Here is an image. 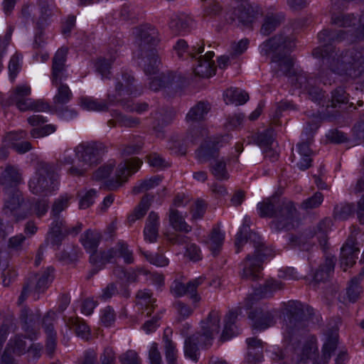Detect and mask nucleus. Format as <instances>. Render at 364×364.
Here are the masks:
<instances>
[{
	"instance_id": "f257e3e1",
	"label": "nucleus",
	"mask_w": 364,
	"mask_h": 364,
	"mask_svg": "<svg viewBox=\"0 0 364 364\" xmlns=\"http://www.w3.org/2000/svg\"><path fill=\"white\" fill-rule=\"evenodd\" d=\"M351 14H341L332 17V23L339 27L349 28L346 31L339 30L336 33L328 29H324L318 34V39L323 46L317 47L313 50L315 58H321L323 64L331 73L343 77L345 80L358 77L364 69V57L360 51L355 49L346 51H336L330 45L334 41H341L346 38L344 35L354 36L358 38L359 36L364 35V14L358 20Z\"/></svg>"
},
{
	"instance_id": "f03ea898",
	"label": "nucleus",
	"mask_w": 364,
	"mask_h": 364,
	"mask_svg": "<svg viewBox=\"0 0 364 364\" xmlns=\"http://www.w3.org/2000/svg\"><path fill=\"white\" fill-rule=\"evenodd\" d=\"M291 42L283 36H274L264 42L260 46L261 54L263 55H272V68L277 76H287L291 79V82L298 88H304L308 91L312 101L319 102L323 95L318 87H314V84L317 80L312 77H309L305 73L295 75L293 69V58L289 55L291 50Z\"/></svg>"
},
{
	"instance_id": "7ed1b4c3",
	"label": "nucleus",
	"mask_w": 364,
	"mask_h": 364,
	"mask_svg": "<svg viewBox=\"0 0 364 364\" xmlns=\"http://www.w3.org/2000/svg\"><path fill=\"white\" fill-rule=\"evenodd\" d=\"M134 54L141 59V65L146 74H154L160 63L155 47L160 41L157 28L149 23L139 25L132 30Z\"/></svg>"
},
{
	"instance_id": "20e7f679",
	"label": "nucleus",
	"mask_w": 364,
	"mask_h": 364,
	"mask_svg": "<svg viewBox=\"0 0 364 364\" xmlns=\"http://www.w3.org/2000/svg\"><path fill=\"white\" fill-rule=\"evenodd\" d=\"M257 208L260 217L274 218L270 223L273 230H289L298 223V211L291 200L272 196L259 203Z\"/></svg>"
},
{
	"instance_id": "39448f33",
	"label": "nucleus",
	"mask_w": 364,
	"mask_h": 364,
	"mask_svg": "<svg viewBox=\"0 0 364 364\" xmlns=\"http://www.w3.org/2000/svg\"><path fill=\"white\" fill-rule=\"evenodd\" d=\"M220 313L212 310L208 316L200 323V330L191 336L187 337L184 342L185 356L197 362L199 355V346L208 348L212 346L215 336L220 328Z\"/></svg>"
},
{
	"instance_id": "423d86ee",
	"label": "nucleus",
	"mask_w": 364,
	"mask_h": 364,
	"mask_svg": "<svg viewBox=\"0 0 364 364\" xmlns=\"http://www.w3.org/2000/svg\"><path fill=\"white\" fill-rule=\"evenodd\" d=\"M102 145L94 141L82 142L75 146L74 151L79 164L70 166L68 175L73 177L83 176L101 160Z\"/></svg>"
},
{
	"instance_id": "0eeeda50",
	"label": "nucleus",
	"mask_w": 364,
	"mask_h": 364,
	"mask_svg": "<svg viewBox=\"0 0 364 364\" xmlns=\"http://www.w3.org/2000/svg\"><path fill=\"white\" fill-rule=\"evenodd\" d=\"M58 176L52 165L40 162L28 181L29 190L35 195L52 194L58 187Z\"/></svg>"
},
{
	"instance_id": "6e6552de",
	"label": "nucleus",
	"mask_w": 364,
	"mask_h": 364,
	"mask_svg": "<svg viewBox=\"0 0 364 364\" xmlns=\"http://www.w3.org/2000/svg\"><path fill=\"white\" fill-rule=\"evenodd\" d=\"M285 311L287 316L286 328L284 333V341L291 342L295 328L304 327L306 321L311 318L314 309L304 305L298 301H289L287 303Z\"/></svg>"
},
{
	"instance_id": "1a4fd4ad",
	"label": "nucleus",
	"mask_w": 364,
	"mask_h": 364,
	"mask_svg": "<svg viewBox=\"0 0 364 364\" xmlns=\"http://www.w3.org/2000/svg\"><path fill=\"white\" fill-rule=\"evenodd\" d=\"M250 240L251 242H254L255 250L253 255H248L242 262L243 268L241 277L255 280L260 277L263 259L267 256L265 253L267 250L260 237L255 233L250 235Z\"/></svg>"
},
{
	"instance_id": "9d476101",
	"label": "nucleus",
	"mask_w": 364,
	"mask_h": 364,
	"mask_svg": "<svg viewBox=\"0 0 364 364\" xmlns=\"http://www.w3.org/2000/svg\"><path fill=\"white\" fill-rule=\"evenodd\" d=\"M53 279L54 269L52 267H48L31 276L18 297V304H22L26 300L29 293L33 294L35 299H38V295L46 291Z\"/></svg>"
},
{
	"instance_id": "9b49d317",
	"label": "nucleus",
	"mask_w": 364,
	"mask_h": 364,
	"mask_svg": "<svg viewBox=\"0 0 364 364\" xmlns=\"http://www.w3.org/2000/svg\"><path fill=\"white\" fill-rule=\"evenodd\" d=\"M31 95V87L28 85H21L11 91L6 105H16L17 108L25 112L27 110L43 111L48 105L39 101H33L28 96Z\"/></svg>"
},
{
	"instance_id": "f8f14e48",
	"label": "nucleus",
	"mask_w": 364,
	"mask_h": 364,
	"mask_svg": "<svg viewBox=\"0 0 364 364\" xmlns=\"http://www.w3.org/2000/svg\"><path fill=\"white\" fill-rule=\"evenodd\" d=\"M229 134L218 136L204 140L196 151V158L200 164L212 161L219 156L220 148L229 143Z\"/></svg>"
},
{
	"instance_id": "ddd939ff",
	"label": "nucleus",
	"mask_w": 364,
	"mask_h": 364,
	"mask_svg": "<svg viewBox=\"0 0 364 364\" xmlns=\"http://www.w3.org/2000/svg\"><path fill=\"white\" fill-rule=\"evenodd\" d=\"M114 94L116 102H122L124 97H136L141 93V89L134 84V77L132 73L122 71L114 79Z\"/></svg>"
},
{
	"instance_id": "4468645a",
	"label": "nucleus",
	"mask_w": 364,
	"mask_h": 364,
	"mask_svg": "<svg viewBox=\"0 0 364 364\" xmlns=\"http://www.w3.org/2000/svg\"><path fill=\"white\" fill-rule=\"evenodd\" d=\"M8 196L5 198L4 212L7 215L14 216L16 221L23 220L28 215L29 211H26L27 205L23 202L21 193L16 188L6 191Z\"/></svg>"
},
{
	"instance_id": "2eb2a0df",
	"label": "nucleus",
	"mask_w": 364,
	"mask_h": 364,
	"mask_svg": "<svg viewBox=\"0 0 364 364\" xmlns=\"http://www.w3.org/2000/svg\"><path fill=\"white\" fill-rule=\"evenodd\" d=\"M226 15L227 21L230 23L237 21L238 23L243 26L250 25L256 18V12L246 0H235L233 11Z\"/></svg>"
},
{
	"instance_id": "dca6fc26",
	"label": "nucleus",
	"mask_w": 364,
	"mask_h": 364,
	"mask_svg": "<svg viewBox=\"0 0 364 364\" xmlns=\"http://www.w3.org/2000/svg\"><path fill=\"white\" fill-rule=\"evenodd\" d=\"M102 235L97 230L88 229L80 236V243L87 252L90 254V262L96 269L100 258V252H97L98 246L102 240Z\"/></svg>"
},
{
	"instance_id": "f3484780",
	"label": "nucleus",
	"mask_w": 364,
	"mask_h": 364,
	"mask_svg": "<svg viewBox=\"0 0 364 364\" xmlns=\"http://www.w3.org/2000/svg\"><path fill=\"white\" fill-rule=\"evenodd\" d=\"M41 314L38 310H32L28 308H23L21 310L19 319L23 331L26 333V338L33 341L38 338L40 331L38 321Z\"/></svg>"
},
{
	"instance_id": "a211bd4d",
	"label": "nucleus",
	"mask_w": 364,
	"mask_h": 364,
	"mask_svg": "<svg viewBox=\"0 0 364 364\" xmlns=\"http://www.w3.org/2000/svg\"><path fill=\"white\" fill-rule=\"evenodd\" d=\"M361 245L355 235L348 237L341 250V267L343 271H346L355 263Z\"/></svg>"
},
{
	"instance_id": "6ab92c4d",
	"label": "nucleus",
	"mask_w": 364,
	"mask_h": 364,
	"mask_svg": "<svg viewBox=\"0 0 364 364\" xmlns=\"http://www.w3.org/2000/svg\"><path fill=\"white\" fill-rule=\"evenodd\" d=\"M68 48L62 47L55 53L53 58L51 82L54 86L63 83V80L68 78V73L65 67Z\"/></svg>"
},
{
	"instance_id": "aec40b11",
	"label": "nucleus",
	"mask_w": 364,
	"mask_h": 364,
	"mask_svg": "<svg viewBox=\"0 0 364 364\" xmlns=\"http://www.w3.org/2000/svg\"><path fill=\"white\" fill-rule=\"evenodd\" d=\"M204 280L203 277H199L191 280L186 284L174 281L171 287V291L177 297L188 295L193 302L197 303L200 300V296L197 293V289L203 283Z\"/></svg>"
},
{
	"instance_id": "412c9836",
	"label": "nucleus",
	"mask_w": 364,
	"mask_h": 364,
	"mask_svg": "<svg viewBox=\"0 0 364 364\" xmlns=\"http://www.w3.org/2000/svg\"><path fill=\"white\" fill-rule=\"evenodd\" d=\"M276 310H267L262 308H257L249 314V318L252 321L253 329L264 331L276 323Z\"/></svg>"
},
{
	"instance_id": "4be33fe9",
	"label": "nucleus",
	"mask_w": 364,
	"mask_h": 364,
	"mask_svg": "<svg viewBox=\"0 0 364 364\" xmlns=\"http://www.w3.org/2000/svg\"><path fill=\"white\" fill-rule=\"evenodd\" d=\"M107 99L95 98L90 96L81 97L79 99L80 107L89 112H105L109 110V106L116 103V96L109 92Z\"/></svg>"
},
{
	"instance_id": "5701e85b",
	"label": "nucleus",
	"mask_w": 364,
	"mask_h": 364,
	"mask_svg": "<svg viewBox=\"0 0 364 364\" xmlns=\"http://www.w3.org/2000/svg\"><path fill=\"white\" fill-rule=\"evenodd\" d=\"M142 161L138 158H132L120 163L115 171L111 182H114V186L119 187L126 182L132 172L134 173L140 168Z\"/></svg>"
},
{
	"instance_id": "b1692460",
	"label": "nucleus",
	"mask_w": 364,
	"mask_h": 364,
	"mask_svg": "<svg viewBox=\"0 0 364 364\" xmlns=\"http://www.w3.org/2000/svg\"><path fill=\"white\" fill-rule=\"evenodd\" d=\"M282 288V283L277 280H268L259 289H257L254 294L249 295L244 301L246 309H251L257 301L265 297L271 296L272 293Z\"/></svg>"
},
{
	"instance_id": "393cba45",
	"label": "nucleus",
	"mask_w": 364,
	"mask_h": 364,
	"mask_svg": "<svg viewBox=\"0 0 364 364\" xmlns=\"http://www.w3.org/2000/svg\"><path fill=\"white\" fill-rule=\"evenodd\" d=\"M214 56L213 51H208L205 55H200L196 60L193 72L196 75L201 77H210L215 75V66L212 60Z\"/></svg>"
},
{
	"instance_id": "a878e982",
	"label": "nucleus",
	"mask_w": 364,
	"mask_h": 364,
	"mask_svg": "<svg viewBox=\"0 0 364 364\" xmlns=\"http://www.w3.org/2000/svg\"><path fill=\"white\" fill-rule=\"evenodd\" d=\"M338 333L336 328L328 330L326 333V340L322 348L321 360H316L314 364H326L331 357L332 353L335 351L338 346Z\"/></svg>"
},
{
	"instance_id": "bb28decb",
	"label": "nucleus",
	"mask_w": 364,
	"mask_h": 364,
	"mask_svg": "<svg viewBox=\"0 0 364 364\" xmlns=\"http://www.w3.org/2000/svg\"><path fill=\"white\" fill-rule=\"evenodd\" d=\"M22 181L21 173L17 167L7 165L0 176V185L4 186L5 191L16 188Z\"/></svg>"
},
{
	"instance_id": "cd10ccee",
	"label": "nucleus",
	"mask_w": 364,
	"mask_h": 364,
	"mask_svg": "<svg viewBox=\"0 0 364 364\" xmlns=\"http://www.w3.org/2000/svg\"><path fill=\"white\" fill-rule=\"evenodd\" d=\"M193 25V18L183 13L173 14L168 23L170 29L176 35L186 32Z\"/></svg>"
},
{
	"instance_id": "c85d7f7f",
	"label": "nucleus",
	"mask_w": 364,
	"mask_h": 364,
	"mask_svg": "<svg viewBox=\"0 0 364 364\" xmlns=\"http://www.w3.org/2000/svg\"><path fill=\"white\" fill-rule=\"evenodd\" d=\"M247 344V361L250 364H258L263 359V342L257 338H249Z\"/></svg>"
},
{
	"instance_id": "c756f323",
	"label": "nucleus",
	"mask_w": 364,
	"mask_h": 364,
	"mask_svg": "<svg viewBox=\"0 0 364 364\" xmlns=\"http://www.w3.org/2000/svg\"><path fill=\"white\" fill-rule=\"evenodd\" d=\"M210 105L208 102L200 101L192 107L186 116V120L191 125L205 119L210 110Z\"/></svg>"
},
{
	"instance_id": "7c9ffc66",
	"label": "nucleus",
	"mask_w": 364,
	"mask_h": 364,
	"mask_svg": "<svg viewBox=\"0 0 364 364\" xmlns=\"http://www.w3.org/2000/svg\"><path fill=\"white\" fill-rule=\"evenodd\" d=\"M159 227V215L154 211L150 212L146 219V225L144 230L145 240L149 242H156L158 237Z\"/></svg>"
},
{
	"instance_id": "2f4dec72",
	"label": "nucleus",
	"mask_w": 364,
	"mask_h": 364,
	"mask_svg": "<svg viewBox=\"0 0 364 364\" xmlns=\"http://www.w3.org/2000/svg\"><path fill=\"white\" fill-rule=\"evenodd\" d=\"M173 333L171 328H166L164 332L163 342L164 343L165 356L167 364H177L178 350L176 344L169 338Z\"/></svg>"
},
{
	"instance_id": "473e14b6",
	"label": "nucleus",
	"mask_w": 364,
	"mask_h": 364,
	"mask_svg": "<svg viewBox=\"0 0 364 364\" xmlns=\"http://www.w3.org/2000/svg\"><path fill=\"white\" fill-rule=\"evenodd\" d=\"M237 318V313L234 311H229L224 318V327L220 336V340L224 342L233 336H236L237 332L235 322Z\"/></svg>"
},
{
	"instance_id": "72a5a7b5",
	"label": "nucleus",
	"mask_w": 364,
	"mask_h": 364,
	"mask_svg": "<svg viewBox=\"0 0 364 364\" xmlns=\"http://www.w3.org/2000/svg\"><path fill=\"white\" fill-rule=\"evenodd\" d=\"M53 218H54V220L51 223L50 228V230L52 231L76 235L82 230V223H77L75 226L70 227L67 225L65 220L63 218H60V215L53 216Z\"/></svg>"
},
{
	"instance_id": "f704fd0d",
	"label": "nucleus",
	"mask_w": 364,
	"mask_h": 364,
	"mask_svg": "<svg viewBox=\"0 0 364 364\" xmlns=\"http://www.w3.org/2000/svg\"><path fill=\"white\" fill-rule=\"evenodd\" d=\"M178 58H182L186 56H190L192 58H196V55L202 53L204 51V43H197L196 46L192 47L191 51L188 50V44L183 39H179L174 46Z\"/></svg>"
},
{
	"instance_id": "c9c22d12",
	"label": "nucleus",
	"mask_w": 364,
	"mask_h": 364,
	"mask_svg": "<svg viewBox=\"0 0 364 364\" xmlns=\"http://www.w3.org/2000/svg\"><path fill=\"white\" fill-rule=\"evenodd\" d=\"M66 326L73 329L75 334L82 339L87 340L90 336V329L83 319L78 317H70L65 321Z\"/></svg>"
},
{
	"instance_id": "e433bc0d",
	"label": "nucleus",
	"mask_w": 364,
	"mask_h": 364,
	"mask_svg": "<svg viewBox=\"0 0 364 364\" xmlns=\"http://www.w3.org/2000/svg\"><path fill=\"white\" fill-rule=\"evenodd\" d=\"M170 225L176 231L189 232L191 227L185 221V217L178 210L170 208L168 215Z\"/></svg>"
},
{
	"instance_id": "4c0bfd02",
	"label": "nucleus",
	"mask_w": 364,
	"mask_h": 364,
	"mask_svg": "<svg viewBox=\"0 0 364 364\" xmlns=\"http://www.w3.org/2000/svg\"><path fill=\"white\" fill-rule=\"evenodd\" d=\"M334 257H327L324 263L321 264L314 274V280L316 282H325L333 274L336 263Z\"/></svg>"
},
{
	"instance_id": "58836bf2",
	"label": "nucleus",
	"mask_w": 364,
	"mask_h": 364,
	"mask_svg": "<svg viewBox=\"0 0 364 364\" xmlns=\"http://www.w3.org/2000/svg\"><path fill=\"white\" fill-rule=\"evenodd\" d=\"M224 240V232H222L219 228H214L210 234L208 240L207 241L208 248L214 256L219 254L223 245Z\"/></svg>"
},
{
	"instance_id": "ea45409f",
	"label": "nucleus",
	"mask_w": 364,
	"mask_h": 364,
	"mask_svg": "<svg viewBox=\"0 0 364 364\" xmlns=\"http://www.w3.org/2000/svg\"><path fill=\"white\" fill-rule=\"evenodd\" d=\"M120 247L119 241L115 245V246L107 251L100 252V258L99 259V264H97L96 269H92V273H97L107 263L112 262L120 257Z\"/></svg>"
},
{
	"instance_id": "a19ab883",
	"label": "nucleus",
	"mask_w": 364,
	"mask_h": 364,
	"mask_svg": "<svg viewBox=\"0 0 364 364\" xmlns=\"http://www.w3.org/2000/svg\"><path fill=\"white\" fill-rule=\"evenodd\" d=\"M117 294L127 299L130 296V291L126 286L122 285L121 289L119 290L117 284L110 283L102 290V294L100 295L99 298L101 300L107 301Z\"/></svg>"
},
{
	"instance_id": "79ce46f5",
	"label": "nucleus",
	"mask_w": 364,
	"mask_h": 364,
	"mask_svg": "<svg viewBox=\"0 0 364 364\" xmlns=\"http://www.w3.org/2000/svg\"><path fill=\"white\" fill-rule=\"evenodd\" d=\"M212 174L218 180H227L229 178L226 161L223 157L218 156L212 160L210 165Z\"/></svg>"
},
{
	"instance_id": "37998d69",
	"label": "nucleus",
	"mask_w": 364,
	"mask_h": 364,
	"mask_svg": "<svg viewBox=\"0 0 364 364\" xmlns=\"http://www.w3.org/2000/svg\"><path fill=\"white\" fill-rule=\"evenodd\" d=\"M223 97L226 104L235 103L242 105L249 100L248 94L238 88H230L225 91Z\"/></svg>"
},
{
	"instance_id": "c03bdc74",
	"label": "nucleus",
	"mask_w": 364,
	"mask_h": 364,
	"mask_svg": "<svg viewBox=\"0 0 364 364\" xmlns=\"http://www.w3.org/2000/svg\"><path fill=\"white\" fill-rule=\"evenodd\" d=\"M316 338L312 336L305 342L300 355V359L297 361V364H305L307 360L314 359L318 348L316 343Z\"/></svg>"
},
{
	"instance_id": "a18cd8bd",
	"label": "nucleus",
	"mask_w": 364,
	"mask_h": 364,
	"mask_svg": "<svg viewBox=\"0 0 364 364\" xmlns=\"http://www.w3.org/2000/svg\"><path fill=\"white\" fill-rule=\"evenodd\" d=\"M136 304L141 309L146 308L149 309L147 315H151V311L154 309L156 299L152 297V293L149 289L139 290L136 295Z\"/></svg>"
},
{
	"instance_id": "49530a36",
	"label": "nucleus",
	"mask_w": 364,
	"mask_h": 364,
	"mask_svg": "<svg viewBox=\"0 0 364 364\" xmlns=\"http://www.w3.org/2000/svg\"><path fill=\"white\" fill-rule=\"evenodd\" d=\"M283 20V16L278 14L267 15L261 28V33L264 36L269 35L279 26Z\"/></svg>"
},
{
	"instance_id": "de8ad7c7",
	"label": "nucleus",
	"mask_w": 364,
	"mask_h": 364,
	"mask_svg": "<svg viewBox=\"0 0 364 364\" xmlns=\"http://www.w3.org/2000/svg\"><path fill=\"white\" fill-rule=\"evenodd\" d=\"M153 197L149 195L144 196L138 205L134 209V212L129 216L128 220L129 223H134L136 220L143 218L149 210L151 201Z\"/></svg>"
},
{
	"instance_id": "09e8293b",
	"label": "nucleus",
	"mask_w": 364,
	"mask_h": 364,
	"mask_svg": "<svg viewBox=\"0 0 364 364\" xmlns=\"http://www.w3.org/2000/svg\"><path fill=\"white\" fill-rule=\"evenodd\" d=\"M355 193L360 197L358 201L356 214L360 224H364V181L360 178L354 188Z\"/></svg>"
},
{
	"instance_id": "8fccbe9b",
	"label": "nucleus",
	"mask_w": 364,
	"mask_h": 364,
	"mask_svg": "<svg viewBox=\"0 0 364 364\" xmlns=\"http://www.w3.org/2000/svg\"><path fill=\"white\" fill-rule=\"evenodd\" d=\"M57 87V93L53 97L55 105H65L68 103L73 98V93L68 85L61 83L58 84Z\"/></svg>"
},
{
	"instance_id": "3c124183",
	"label": "nucleus",
	"mask_w": 364,
	"mask_h": 364,
	"mask_svg": "<svg viewBox=\"0 0 364 364\" xmlns=\"http://www.w3.org/2000/svg\"><path fill=\"white\" fill-rule=\"evenodd\" d=\"M116 50L111 51L109 54V58H100L96 63V68L103 78H109V69L111 68L112 63H113L116 59Z\"/></svg>"
},
{
	"instance_id": "603ef678",
	"label": "nucleus",
	"mask_w": 364,
	"mask_h": 364,
	"mask_svg": "<svg viewBox=\"0 0 364 364\" xmlns=\"http://www.w3.org/2000/svg\"><path fill=\"white\" fill-rule=\"evenodd\" d=\"M160 176H154L148 179L141 181L139 184L134 186L132 192L134 194H139L142 192L151 190L160 184L161 182Z\"/></svg>"
},
{
	"instance_id": "864d4df0",
	"label": "nucleus",
	"mask_w": 364,
	"mask_h": 364,
	"mask_svg": "<svg viewBox=\"0 0 364 364\" xmlns=\"http://www.w3.org/2000/svg\"><path fill=\"white\" fill-rule=\"evenodd\" d=\"M331 225V220L329 218H325L321 220L316 227L315 236L319 242L322 247H325L327 245V232Z\"/></svg>"
},
{
	"instance_id": "5fc2aeb1",
	"label": "nucleus",
	"mask_w": 364,
	"mask_h": 364,
	"mask_svg": "<svg viewBox=\"0 0 364 364\" xmlns=\"http://www.w3.org/2000/svg\"><path fill=\"white\" fill-rule=\"evenodd\" d=\"M173 79L169 73H161L159 75L150 78L149 83V89L154 91H158L161 88L171 85Z\"/></svg>"
},
{
	"instance_id": "6e6d98bb",
	"label": "nucleus",
	"mask_w": 364,
	"mask_h": 364,
	"mask_svg": "<svg viewBox=\"0 0 364 364\" xmlns=\"http://www.w3.org/2000/svg\"><path fill=\"white\" fill-rule=\"evenodd\" d=\"M6 347L16 355H21L27 352L26 342L24 338L18 335L10 339Z\"/></svg>"
},
{
	"instance_id": "4d7b16f0",
	"label": "nucleus",
	"mask_w": 364,
	"mask_h": 364,
	"mask_svg": "<svg viewBox=\"0 0 364 364\" xmlns=\"http://www.w3.org/2000/svg\"><path fill=\"white\" fill-rule=\"evenodd\" d=\"M354 206L353 204H338L333 208V218L336 220H345L353 213Z\"/></svg>"
},
{
	"instance_id": "13d9d810",
	"label": "nucleus",
	"mask_w": 364,
	"mask_h": 364,
	"mask_svg": "<svg viewBox=\"0 0 364 364\" xmlns=\"http://www.w3.org/2000/svg\"><path fill=\"white\" fill-rule=\"evenodd\" d=\"M362 292L363 288L360 286V282H358L356 279H351L346 288V296L350 302L354 303L360 297Z\"/></svg>"
},
{
	"instance_id": "bf43d9fd",
	"label": "nucleus",
	"mask_w": 364,
	"mask_h": 364,
	"mask_svg": "<svg viewBox=\"0 0 364 364\" xmlns=\"http://www.w3.org/2000/svg\"><path fill=\"white\" fill-rule=\"evenodd\" d=\"M113 116L121 127L132 128L137 127L140 124L139 118L124 115L118 111H114Z\"/></svg>"
},
{
	"instance_id": "052dcab7",
	"label": "nucleus",
	"mask_w": 364,
	"mask_h": 364,
	"mask_svg": "<svg viewBox=\"0 0 364 364\" xmlns=\"http://www.w3.org/2000/svg\"><path fill=\"white\" fill-rule=\"evenodd\" d=\"M27 133L24 130L10 132L4 138V144L6 146L14 149V144H18L21 140L26 138Z\"/></svg>"
},
{
	"instance_id": "680f3d73",
	"label": "nucleus",
	"mask_w": 364,
	"mask_h": 364,
	"mask_svg": "<svg viewBox=\"0 0 364 364\" xmlns=\"http://www.w3.org/2000/svg\"><path fill=\"white\" fill-rule=\"evenodd\" d=\"M72 198V196L65 194L57 198L52 207V216H57L69 205V201Z\"/></svg>"
},
{
	"instance_id": "e2e57ef3",
	"label": "nucleus",
	"mask_w": 364,
	"mask_h": 364,
	"mask_svg": "<svg viewBox=\"0 0 364 364\" xmlns=\"http://www.w3.org/2000/svg\"><path fill=\"white\" fill-rule=\"evenodd\" d=\"M114 166L115 161L113 160L109 161L94 172L92 176L93 179L95 181H101L107 178L112 172Z\"/></svg>"
},
{
	"instance_id": "0e129e2a",
	"label": "nucleus",
	"mask_w": 364,
	"mask_h": 364,
	"mask_svg": "<svg viewBox=\"0 0 364 364\" xmlns=\"http://www.w3.org/2000/svg\"><path fill=\"white\" fill-rule=\"evenodd\" d=\"M323 201V195L321 192H316L312 196L304 200L301 207L304 210L314 209L319 207Z\"/></svg>"
},
{
	"instance_id": "69168bd1",
	"label": "nucleus",
	"mask_w": 364,
	"mask_h": 364,
	"mask_svg": "<svg viewBox=\"0 0 364 364\" xmlns=\"http://www.w3.org/2000/svg\"><path fill=\"white\" fill-rule=\"evenodd\" d=\"M46 27L45 23L36 22V32L34 36V41L33 48L34 49L41 48L46 43L43 29Z\"/></svg>"
},
{
	"instance_id": "338daca9",
	"label": "nucleus",
	"mask_w": 364,
	"mask_h": 364,
	"mask_svg": "<svg viewBox=\"0 0 364 364\" xmlns=\"http://www.w3.org/2000/svg\"><path fill=\"white\" fill-rule=\"evenodd\" d=\"M146 161L151 167L157 169H164L170 166L169 163L157 153H152L148 155Z\"/></svg>"
},
{
	"instance_id": "774afa93",
	"label": "nucleus",
	"mask_w": 364,
	"mask_h": 364,
	"mask_svg": "<svg viewBox=\"0 0 364 364\" xmlns=\"http://www.w3.org/2000/svg\"><path fill=\"white\" fill-rule=\"evenodd\" d=\"M119 359L121 364H141V359L137 353L133 350H129L122 353Z\"/></svg>"
}]
</instances>
